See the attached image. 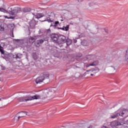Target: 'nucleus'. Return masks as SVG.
I'll list each match as a JSON object with an SVG mask.
<instances>
[{
  "mask_svg": "<svg viewBox=\"0 0 128 128\" xmlns=\"http://www.w3.org/2000/svg\"><path fill=\"white\" fill-rule=\"evenodd\" d=\"M33 16H34L36 18H42L43 16H44V14L42 13H38L36 15H34V14H32Z\"/></svg>",
  "mask_w": 128,
  "mask_h": 128,
  "instance_id": "nucleus-12",
  "label": "nucleus"
},
{
  "mask_svg": "<svg viewBox=\"0 0 128 128\" xmlns=\"http://www.w3.org/2000/svg\"><path fill=\"white\" fill-rule=\"evenodd\" d=\"M86 58L88 60H92L96 58V55H89Z\"/></svg>",
  "mask_w": 128,
  "mask_h": 128,
  "instance_id": "nucleus-13",
  "label": "nucleus"
},
{
  "mask_svg": "<svg viewBox=\"0 0 128 128\" xmlns=\"http://www.w3.org/2000/svg\"><path fill=\"white\" fill-rule=\"evenodd\" d=\"M74 42H76V40H74Z\"/></svg>",
  "mask_w": 128,
  "mask_h": 128,
  "instance_id": "nucleus-36",
  "label": "nucleus"
},
{
  "mask_svg": "<svg viewBox=\"0 0 128 128\" xmlns=\"http://www.w3.org/2000/svg\"><path fill=\"white\" fill-rule=\"evenodd\" d=\"M119 116H122L124 118H126L128 116V110H124L119 112Z\"/></svg>",
  "mask_w": 128,
  "mask_h": 128,
  "instance_id": "nucleus-5",
  "label": "nucleus"
},
{
  "mask_svg": "<svg viewBox=\"0 0 128 128\" xmlns=\"http://www.w3.org/2000/svg\"><path fill=\"white\" fill-rule=\"evenodd\" d=\"M90 76H94V74H91Z\"/></svg>",
  "mask_w": 128,
  "mask_h": 128,
  "instance_id": "nucleus-38",
  "label": "nucleus"
},
{
  "mask_svg": "<svg viewBox=\"0 0 128 128\" xmlns=\"http://www.w3.org/2000/svg\"><path fill=\"white\" fill-rule=\"evenodd\" d=\"M59 30H65V32H68L70 29V25H67L66 26H64L62 28H58Z\"/></svg>",
  "mask_w": 128,
  "mask_h": 128,
  "instance_id": "nucleus-16",
  "label": "nucleus"
},
{
  "mask_svg": "<svg viewBox=\"0 0 128 128\" xmlns=\"http://www.w3.org/2000/svg\"><path fill=\"white\" fill-rule=\"evenodd\" d=\"M30 26L32 28H34L36 26V20H32L30 22Z\"/></svg>",
  "mask_w": 128,
  "mask_h": 128,
  "instance_id": "nucleus-15",
  "label": "nucleus"
},
{
  "mask_svg": "<svg viewBox=\"0 0 128 128\" xmlns=\"http://www.w3.org/2000/svg\"><path fill=\"white\" fill-rule=\"evenodd\" d=\"M49 75L48 74H46V75H44L42 76H40L38 77L36 80L35 82L36 84H40V82H42L46 78H48Z\"/></svg>",
  "mask_w": 128,
  "mask_h": 128,
  "instance_id": "nucleus-4",
  "label": "nucleus"
},
{
  "mask_svg": "<svg viewBox=\"0 0 128 128\" xmlns=\"http://www.w3.org/2000/svg\"><path fill=\"white\" fill-rule=\"evenodd\" d=\"M118 116H120L119 113L116 112L114 114L111 116V118H116Z\"/></svg>",
  "mask_w": 128,
  "mask_h": 128,
  "instance_id": "nucleus-20",
  "label": "nucleus"
},
{
  "mask_svg": "<svg viewBox=\"0 0 128 128\" xmlns=\"http://www.w3.org/2000/svg\"><path fill=\"white\" fill-rule=\"evenodd\" d=\"M84 42H86V41H84Z\"/></svg>",
  "mask_w": 128,
  "mask_h": 128,
  "instance_id": "nucleus-40",
  "label": "nucleus"
},
{
  "mask_svg": "<svg viewBox=\"0 0 128 128\" xmlns=\"http://www.w3.org/2000/svg\"><path fill=\"white\" fill-rule=\"evenodd\" d=\"M4 18H8V20H10V18H8V16H4Z\"/></svg>",
  "mask_w": 128,
  "mask_h": 128,
  "instance_id": "nucleus-32",
  "label": "nucleus"
},
{
  "mask_svg": "<svg viewBox=\"0 0 128 128\" xmlns=\"http://www.w3.org/2000/svg\"><path fill=\"white\" fill-rule=\"evenodd\" d=\"M66 46H70V44H72V40L70 39H66Z\"/></svg>",
  "mask_w": 128,
  "mask_h": 128,
  "instance_id": "nucleus-18",
  "label": "nucleus"
},
{
  "mask_svg": "<svg viewBox=\"0 0 128 128\" xmlns=\"http://www.w3.org/2000/svg\"><path fill=\"white\" fill-rule=\"evenodd\" d=\"M110 125L112 128H116V126H122V124L117 121H114L110 122Z\"/></svg>",
  "mask_w": 128,
  "mask_h": 128,
  "instance_id": "nucleus-8",
  "label": "nucleus"
},
{
  "mask_svg": "<svg viewBox=\"0 0 128 128\" xmlns=\"http://www.w3.org/2000/svg\"><path fill=\"white\" fill-rule=\"evenodd\" d=\"M94 69L92 70H88V72H94Z\"/></svg>",
  "mask_w": 128,
  "mask_h": 128,
  "instance_id": "nucleus-34",
  "label": "nucleus"
},
{
  "mask_svg": "<svg viewBox=\"0 0 128 128\" xmlns=\"http://www.w3.org/2000/svg\"><path fill=\"white\" fill-rule=\"evenodd\" d=\"M126 123L127 124H124V125L122 126V128H128V120L126 122Z\"/></svg>",
  "mask_w": 128,
  "mask_h": 128,
  "instance_id": "nucleus-27",
  "label": "nucleus"
},
{
  "mask_svg": "<svg viewBox=\"0 0 128 128\" xmlns=\"http://www.w3.org/2000/svg\"><path fill=\"white\" fill-rule=\"evenodd\" d=\"M0 52L2 54H4V48L2 46V45L0 44Z\"/></svg>",
  "mask_w": 128,
  "mask_h": 128,
  "instance_id": "nucleus-22",
  "label": "nucleus"
},
{
  "mask_svg": "<svg viewBox=\"0 0 128 128\" xmlns=\"http://www.w3.org/2000/svg\"><path fill=\"white\" fill-rule=\"evenodd\" d=\"M44 40H42V39L37 40L35 42L36 46L37 48H38L40 46V44H44Z\"/></svg>",
  "mask_w": 128,
  "mask_h": 128,
  "instance_id": "nucleus-10",
  "label": "nucleus"
},
{
  "mask_svg": "<svg viewBox=\"0 0 128 128\" xmlns=\"http://www.w3.org/2000/svg\"><path fill=\"white\" fill-rule=\"evenodd\" d=\"M38 36H34V37H30L29 38V42L30 44H33V42H36V40H38Z\"/></svg>",
  "mask_w": 128,
  "mask_h": 128,
  "instance_id": "nucleus-11",
  "label": "nucleus"
},
{
  "mask_svg": "<svg viewBox=\"0 0 128 128\" xmlns=\"http://www.w3.org/2000/svg\"><path fill=\"white\" fill-rule=\"evenodd\" d=\"M44 32V36H50V30L48 29V30H44L43 32H42V34Z\"/></svg>",
  "mask_w": 128,
  "mask_h": 128,
  "instance_id": "nucleus-14",
  "label": "nucleus"
},
{
  "mask_svg": "<svg viewBox=\"0 0 128 128\" xmlns=\"http://www.w3.org/2000/svg\"><path fill=\"white\" fill-rule=\"evenodd\" d=\"M98 64V61L96 60L92 63L86 64V68H89V66H96Z\"/></svg>",
  "mask_w": 128,
  "mask_h": 128,
  "instance_id": "nucleus-7",
  "label": "nucleus"
},
{
  "mask_svg": "<svg viewBox=\"0 0 128 128\" xmlns=\"http://www.w3.org/2000/svg\"><path fill=\"white\" fill-rule=\"evenodd\" d=\"M58 43L60 44H66V37L64 35H60L58 38Z\"/></svg>",
  "mask_w": 128,
  "mask_h": 128,
  "instance_id": "nucleus-6",
  "label": "nucleus"
},
{
  "mask_svg": "<svg viewBox=\"0 0 128 128\" xmlns=\"http://www.w3.org/2000/svg\"><path fill=\"white\" fill-rule=\"evenodd\" d=\"M0 12H4V14H8V11L2 8H0Z\"/></svg>",
  "mask_w": 128,
  "mask_h": 128,
  "instance_id": "nucleus-25",
  "label": "nucleus"
},
{
  "mask_svg": "<svg viewBox=\"0 0 128 128\" xmlns=\"http://www.w3.org/2000/svg\"><path fill=\"white\" fill-rule=\"evenodd\" d=\"M22 56V54H17L14 55V58H21Z\"/></svg>",
  "mask_w": 128,
  "mask_h": 128,
  "instance_id": "nucleus-19",
  "label": "nucleus"
},
{
  "mask_svg": "<svg viewBox=\"0 0 128 128\" xmlns=\"http://www.w3.org/2000/svg\"><path fill=\"white\" fill-rule=\"evenodd\" d=\"M58 24H59L58 21H56V22H54V24H55V25H54V26H58Z\"/></svg>",
  "mask_w": 128,
  "mask_h": 128,
  "instance_id": "nucleus-31",
  "label": "nucleus"
},
{
  "mask_svg": "<svg viewBox=\"0 0 128 128\" xmlns=\"http://www.w3.org/2000/svg\"><path fill=\"white\" fill-rule=\"evenodd\" d=\"M0 32H4V27H2V25L0 26Z\"/></svg>",
  "mask_w": 128,
  "mask_h": 128,
  "instance_id": "nucleus-30",
  "label": "nucleus"
},
{
  "mask_svg": "<svg viewBox=\"0 0 128 128\" xmlns=\"http://www.w3.org/2000/svg\"><path fill=\"white\" fill-rule=\"evenodd\" d=\"M59 36L58 34H52L51 35V39L53 42H58V40Z\"/></svg>",
  "mask_w": 128,
  "mask_h": 128,
  "instance_id": "nucleus-9",
  "label": "nucleus"
},
{
  "mask_svg": "<svg viewBox=\"0 0 128 128\" xmlns=\"http://www.w3.org/2000/svg\"><path fill=\"white\" fill-rule=\"evenodd\" d=\"M11 11L10 13V16L8 18H10V20H13L16 18V14H20V8H18V7L15 8L14 10H12V8H10Z\"/></svg>",
  "mask_w": 128,
  "mask_h": 128,
  "instance_id": "nucleus-2",
  "label": "nucleus"
},
{
  "mask_svg": "<svg viewBox=\"0 0 128 128\" xmlns=\"http://www.w3.org/2000/svg\"><path fill=\"white\" fill-rule=\"evenodd\" d=\"M50 16L48 15L46 16V20H43L42 22H52V20H50Z\"/></svg>",
  "mask_w": 128,
  "mask_h": 128,
  "instance_id": "nucleus-17",
  "label": "nucleus"
},
{
  "mask_svg": "<svg viewBox=\"0 0 128 128\" xmlns=\"http://www.w3.org/2000/svg\"><path fill=\"white\" fill-rule=\"evenodd\" d=\"M9 26L10 27L12 30H14V24H10Z\"/></svg>",
  "mask_w": 128,
  "mask_h": 128,
  "instance_id": "nucleus-29",
  "label": "nucleus"
},
{
  "mask_svg": "<svg viewBox=\"0 0 128 128\" xmlns=\"http://www.w3.org/2000/svg\"><path fill=\"white\" fill-rule=\"evenodd\" d=\"M32 57L33 58H34L35 60H36V58H38V56H36V53L34 52L32 54Z\"/></svg>",
  "mask_w": 128,
  "mask_h": 128,
  "instance_id": "nucleus-26",
  "label": "nucleus"
},
{
  "mask_svg": "<svg viewBox=\"0 0 128 128\" xmlns=\"http://www.w3.org/2000/svg\"><path fill=\"white\" fill-rule=\"evenodd\" d=\"M124 60H127V62H128V48L126 51V54L124 55Z\"/></svg>",
  "mask_w": 128,
  "mask_h": 128,
  "instance_id": "nucleus-21",
  "label": "nucleus"
},
{
  "mask_svg": "<svg viewBox=\"0 0 128 128\" xmlns=\"http://www.w3.org/2000/svg\"><path fill=\"white\" fill-rule=\"evenodd\" d=\"M94 6V3L91 2L89 4V6Z\"/></svg>",
  "mask_w": 128,
  "mask_h": 128,
  "instance_id": "nucleus-33",
  "label": "nucleus"
},
{
  "mask_svg": "<svg viewBox=\"0 0 128 128\" xmlns=\"http://www.w3.org/2000/svg\"><path fill=\"white\" fill-rule=\"evenodd\" d=\"M31 10L28 8H24L23 9L24 12H30Z\"/></svg>",
  "mask_w": 128,
  "mask_h": 128,
  "instance_id": "nucleus-24",
  "label": "nucleus"
},
{
  "mask_svg": "<svg viewBox=\"0 0 128 128\" xmlns=\"http://www.w3.org/2000/svg\"><path fill=\"white\" fill-rule=\"evenodd\" d=\"M60 48H62V50H64V48H66V46H65V47H64V44H61L60 45Z\"/></svg>",
  "mask_w": 128,
  "mask_h": 128,
  "instance_id": "nucleus-28",
  "label": "nucleus"
},
{
  "mask_svg": "<svg viewBox=\"0 0 128 128\" xmlns=\"http://www.w3.org/2000/svg\"><path fill=\"white\" fill-rule=\"evenodd\" d=\"M28 116V112H24V111L19 112L14 116V120H16V122H18V120H20V118H24V116Z\"/></svg>",
  "mask_w": 128,
  "mask_h": 128,
  "instance_id": "nucleus-3",
  "label": "nucleus"
},
{
  "mask_svg": "<svg viewBox=\"0 0 128 128\" xmlns=\"http://www.w3.org/2000/svg\"><path fill=\"white\" fill-rule=\"evenodd\" d=\"M114 70H115L114 68Z\"/></svg>",
  "mask_w": 128,
  "mask_h": 128,
  "instance_id": "nucleus-43",
  "label": "nucleus"
},
{
  "mask_svg": "<svg viewBox=\"0 0 128 128\" xmlns=\"http://www.w3.org/2000/svg\"><path fill=\"white\" fill-rule=\"evenodd\" d=\"M82 0H78V2H82Z\"/></svg>",
  "mask_w": 128,
  "mask_h": 128,
  "instance_id": "nucleus-35",
  "label": "nucleus"
},
{
  "mask_svg": "<svg viewBox=\"0 0 128 128\" xmlns=\"http://www.w3.org/2000/svg\"><path fill=\"white\" fill-rule=\"evenodd\" d=\"M90 128H92V126H90Z\"/></svg>",
  "mask_w": 128,
  "mask_h": 128,
  "instance_id": "nucleus-39",
  "label": "nucleus"
},
{
  "mask_svg": "<svg viewBox=\"0 0 128 128\" xmlns=\"http://www.w3.org/2000/svg\"><path fill=\"white\" fill-rule=\"evenodd\" d=\"M52 26V25H50V26Z\"/></svg>",
  "mask_w": 128,
  "mask_h": 128,
  "instance_id": "nucleus-42",
  "label": "nucleus"
},
{
  "mask_svg": "<svg viewBox=\"0 0 128 128\" xmlns=\"http://www.w3.org/2000/svg\"><path fill=\"white\" fill-rule=\"evenodd\" d=\"M40 98V96L38 94H36L32 96L21 97L18 98L19 102H28V100H39Z\"/></svg>",
  "mask_w": 128,
  "mask_h": 128,
  "instance_id": "nucleus-1",
  "label": "nucleus"
},
{
  "mask_svg": "<svg viewBox=\"0 0 128 128\" xmlns=\"http://www.w3.org/2000/svg\"><path fill=\"white\" fill-rule=\"evenodd\" d=\"M106 32H108V30H106Z\"/></svg>",
  "mask_w": 128,
  "mask_h": 128,
  "instance_id": "nucleus-41",
  "label": "nucleus"
},
{
  "mask_svg": "<svg viewBox=\"0 0 128 128\" xmlns=\"http://www.w3.org/2000/svg\"><path fill=\"white\" fill-rule=\"evenodd\" d=\"M12 38H14V34H12Z\"/></svg>",
  "mask_w": 128,
  "mask_h": 128,
  "instance_id": "nucleus-37",
  "label": "nucleus"
},
{
  "mask_svg": "<svg viewBox=\"0 0 128 128\" xmlns=\"http://www.w3.org/2000/svg\"><path fill=\"white\" fill-rule=\"evenodd\" d=\"M49 92H56V88H50L49 90Z\"/></svg>",
  "mask_w": 128,
  "mask_h": 128,
  "instance_id": "nucleus-23",
  "label": "nucleus"
}]
</instances>
